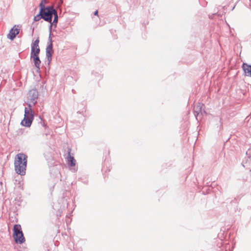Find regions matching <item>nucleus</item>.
Instances as JSON below:
<instances>
[{"mask_svg":"<svg viewBox=\"0 0 251 251\" xmlns=\"http://www.w3.org/2000/svg\"><path fill=\"white\" fill-rule=\"evenodd\" d=\"M39 40L36 39L31 46V50L30 56L38 55L40 52L39 46Z\"/></svg>","mask_w":251,"mask_h":251,"instance_id":"423d86ee","label":"nucleus"},{"mask_svg":"<svg viewBox=\"0 0 251 251\" xmlns=\"http://www.w3.org/2000/svg\"><path fill=\"white\" fill-rule=\"evenodd\" d=\"M38 98V91L36 89H32L27 93L25 102L28 107H31L37 103Z\"/></svg>","mask_w":251,"mask_h":251,"instance_id":"7ed1b4c3","label":"nucleus"},{"mask_svg":"<svg viewBox=\"0 0 251 251\" xmlns=\"http://www.w3.org/2000/svg\"><path fill=\"white\" fill-rule=\"evenodd\" d=\"M55 11V10L52 7H47L46 8L43 9L42 11H41V10H40L42 19L49 23H51L52 16Z\"/></svg>","mask_w":251,"mask_h":251,"instance_id":"39448f33","label":"nucleus"},{"mask_svg":"<svg viewBox=\"0 0 251 251\" xmlns=\"http://www.w3.org/2000/svg\"><path fill=\"white\" fill-rule=\"evenodd\" d=\"M98 11H95V13H94V15H98Z\"/></svg>","mask_w":251,"mask_h":251,"instance_id":"dca6fc26","label":"nucleus"},{"mask_svg":"<svg viewBox=\"0 0 251 251\" xmlns=\"http://www.w3.org/2000/svg\"><path fill=\"white\" fill-rule=\"evenodd\" d=\"M242 68L246 75L251 77V65H248L246 63H243Z\"/></svg>","mask_w":251,"mask_h":251,"instance_id":"1a4fd4ad","label":"nucleus"},{"mask_svg":"<svg viewBox=\"0 0 251 251\" xmlns=\"http://www.w3.org/2000/svg\"><path fill=\"white\" fill-rule=\"evenodd\" d=\"M26 158L27 156L23 153H19L16 156L14 166L17 174L21 175L25 174L27 163Z\"/></svg>","mask_w":251,"mask_h":251,"instance_id":"f257e3e1","label":"nucleus"},{"mask_svg":"<svg viewBox=\"0 0 251 251\" xmlns=\"http://www.w3.org/2000/svg\"><path fill=\"white\" fill-rule=\"evenodd\" d=\"M41 18H42V14H40V12H39V13L34 17V21L37 22L39 21Z\"/></svg>","mask_w":251,"mask_h":251,"instance_id":"2eb2a0df","label":"nucleus"},{"mask_svg":"<svg viewBox=\"0 0 251 251\" xmlns=\"http://www.w3.org/2000/svg\"><path fill=\"white\" fill-rule=\"evenodd\" d=\"M202 107V104L201 103H199L197 106L194 107V109L196 112L199 113L201 111V109Z\"/></svg>","mask_w":251,"mask_h":251,"instance_id":"4468645a","label":"nucleus"},{"mask_svg":"<svg viewBox=\"0 0 251 251\" xmlns=\"http://www.w3.org/2000/svg\"><path fill=\"white\" fill-rule=\"evenodd\" d=\"M13 238L17 243L22 244L25 238L20 225H15L13 227Z\"/></svg>","mask_w":251,"mask_h":251,"instance_id":"20e7f679","label":"nucleus"},{"mask_svg":"<svg viewBox=\"0 0 251 251\" xmlns=\"http://www.w3.org/2000/svg\"><path fill=\"white\" fill-rule=\"evenodd\" d=\"M34 119V113L31 107L25 108L24 118L21 122V125L23 126L29 127Z\"/></svg>","mask_w":251,"mask_h":251,"instance_id":"f03ea898","label":"nucleus"},{"mask_svg":"<svg viewBox=\"0 0 251 251\" xmlns=\"http://www.w3.org/2000/svg\"><path fill=\"white\" fill-rule=\"evenodd\" d=\"M53 16H54V19H53V22L50 23V32H51V27L52 26H54L55 27L56 25V24L58 21V16H57V12L56 10H55V12L53 13Z\"/></svg>","mask_w":251,"mask_h":251,"instance_id":"f8f14e48","label":"nucleus"},{"mask_svg":"<svg viewBox=\"0 0 251 251\" xmlns=\"http://www.w3.org/2000/svg\"><path fill=\"white\" fill-rule=\"evenodd\" d=\"M20 27L18 25H14L9 31L7 37V38L11 40H13L19 33Z\"/></svg>","mask_w":251,"mask_h":251,"instance_id":"0eeeda50","label":"nucleus"},{"mask_svg":"<svg viewBox=\"0 0 251 251\" xmlns=\"http://www.w3.org/2000/svg\"><path fill=\"white\" fill-rule=\"evenodd\" d=\"M49 41L50 44L46 48V56L49 60V59H51V57L53 53L52 40L50 36L49 37Z\"/></svg>","mask_w":251,"mask_h":251,"instance_id":"6e6552de","label":"nucleus"},{"mask_svg":"<svg viewBox=\"0 0 251 251\" xmlns=\"http://www.w3.org/2000/svg\"><path fill=\"white\" fill-rule=\"evenodd\" d=\"M31 58L33 60L35 66L38 69H40L41 61L39 58L38 55L30 56Z\"/></svg>","mask_w":251,"mask_h":251,"instance_id":"9d476101","label":"nucleus"},{"mask_svg":"<svg viewBox=\"0 0 251 251\" xmlns=\"http://www.w3.org/2000/svg\"><path fill=\"white\" fill-rule=\"evenodd\" d=\"M46 4V0H42L41 2L40 3L39 7L40 10H41V11H43V9L46 8L45 5Z\"/></svg>","mask_w":251,"mask_h":251,"instance_id":"ddd939ff","label":"nucleus"},{"mask_svg":"<svg viewBox=\"0 0 251 251\" xmlns=\"http://www.w3.org/2000/svg\"><path fill=\"white\" fill-rule=\"evenodd\" d=\"M61 3H63V1L61 0Z\"/></svg>","mask_w":251,"mask_h":251,"instance_id":"f3484780","label":"nucleus"},{"mask_svg":"<svg viewBox=\"0 0 251 251\" xmlns=\"http://www.w3.org/2000/svg\"><path fill=\"white\" fill-rule=\"evenodd\" d=\"M67 159L68 165L72 167H74L75 165V160L74 159V157L71 155L70 152L68 153Z\"/></svg>","mask_w":251,"mask_h":251,"instance_id":"9b49d317","label":"nucleus"}]
</instances>
